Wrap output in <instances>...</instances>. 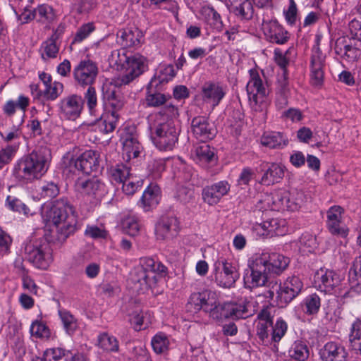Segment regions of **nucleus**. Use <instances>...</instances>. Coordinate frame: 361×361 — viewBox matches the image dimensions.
I'll list each match as a JSON object with an SVG mask.
<instances>
[{"label":"nucleus","mask_w":361,"mask_h":361,"mask_svg":"<svg viewBox=\"0 0 361 361\" xmlns=\"http://www.w3.org/2000/svg\"><path fill=\"white\" fill-rule=\"evenodd\" d=\"M51 159L50 149L40 146L17 161L13 174L18 180L22 181L32 182L39 179L47 172Z\"/></svg>","instance_id":"nucleus-1"},{"label":"nucleus","mask_w":361,"mask_h":361,"mask_svg":"<svg viewBox=\"0 0 361 361\" xmlns=\"http://www.w3.org/2000/svg\"><path fill=\"white\" fill-rule=\"evenodd\" d=\"M46 220L56 228L57 240L63 243L77 230V216L66 198L56 200L46 212Z\"/></svg>","instance_id":"nucleus-2"},{"label":"nucleus","mask_w":361,"mask_h":361,"mask_svg":"<svg viewBox=\"0 0 361 361\" xmlns=\"http://www.w3.org/2000/svg\"><path fill=\"white\" fill-rule=\"evenodd\" d=\"M110 63L123 71L122 75L114 80L116 87L127 85L142 74L147 68L145 57L140 54L128 56L124 49L114 50L109 57Z\"/></svg>","instance_id":"nucleus-3"},{"label":"nucleus","mask_w":361,"mask_h":361,"mask_svg":"<svg viewBox=\"0 0 361 361\" xmlns=\"http://www.w3.org/2000/svg\"><path fill=\"white\" fill-rule=\"evenodd\" d=\"M166 271V267L161 262L150 257H144L140 259L139 265L133 271L130 280L137 292L145 293L156 286Z\"/></svg>","instance_id":"nucleus-4"},{"label":"nucleus","mask_w":361,"mask_h":361,"mask_svg":"<svg viewBox=\"0 0 361 361\" xmlns=\"http://www.w3.org/2000/svg\"><path fill=\"white\" fill-rule=\"evenodd\" d=\"M151 139L159 150L170 151L178 142L180 128L174 122H166L161 116H152L149 123Z\"/></svg>","instance_id":"nucleus-5"},{"label":"nucleus","mask_w":361,"mask_h":361,"mask_svg":"<svg viewBox=\"0 0 361 361\" xmlns=\"http://www.w3.org/2000/svg\"><path fill=\"white\" fill-rule=\"evenodd\" d=\"M99 165V154L94 150H87L76 159L69 153L62 159L61 167L63 174L73 178L79 173L88 174L98 169Z\"/></svg>","instance_id":"nucleus-6"},{"label":"nucleus","mask_w":361,"mask_h":361,"mask_svg":"<svg viewBox=\"0 0 361 361\" xmlns=\"http://www.w3.org/2000/svg\"><path fill=\"white\" fill-rule=\"evenodd\" d=\"M22 252L24 257L39 269H47L52 262L51 247L43 238H32L27 240L23 243Z\"/></svg>","instance_id":"nucleus-7"},{"label":"nucleus","mask_w":361,"mask_h":361,"mask_svg":"<svg viewBox=\"0 0 361 361\" xmlns=\"http://www.w3.org/2000/svg\"><path fill=\"white\" fill-rule=\"evenodd\" d=\"M250 80L247 85V92L252 109L255 111H263L267 109L266 97L269 93L267 83H264L255 70L250 71Z\"/></svg>","instance_id":"nucleus-8"},{"label":"nucleus","mask_w":361,"mask_h":361,"mask_svg":"<svg viewBox=\"0 0 361 361\" xmlns=\"http://www.w3.org/2000/svg\"><path fill=\"white\" fill-rule=\"evenodd\" d=\"M99 68L96 63L85 59L80 61L73 70L76 84L81 87L92 86L97 78Z\"/></svg>","instance_id":"nucleus-9"},{"label":"nucleus","mask_w":361,"mask_h":361,"mask_svg":"<svg viewBox=\"0 0 361 361\" xmlns=\"http://www.w3.org/2000/svg\"><path fill=\"white\" fill-rule=\"evenodd\" d=\"M61 118L75 121L80 116L84 106V99L80 95L73 94L62 98L58 104Z\"/></svg>","instance_id":"nucleus-10"},{"label":"nucleus","mask_w":361,"mask_h":361,"mask_svg":"<svg viewBox=\"0 0 361 361\" xmlns=\"http://www.w3.org/2000/svg\"><path fill=\"white\" fill-rule=\"evenodd\" d=\"M19 19L23 23L36 20L39 23L49 25L56 19V14L53 7L49 4L39 5L33 10H30L29 6H25Z\"/></svg>","instance_id":"nucleus-11"},{"label":"nucleus","mask_w":361,"mask_h":361,"mask_svg":"<svg viewBox=\"0 0 361 361\" xmlns=\"http://www.w3.org/2000/svg\"><path fill=\"white\" fill-rule=\"evenodd\" d=\"M279 305L281 307L291 302L301 291L303 283L299 277H288L283 284L275 283Z\"/></svg>","instance_id":"nucleus-12"},{"label":"nucleus","mask_w":361,"mask_h":361,"mask_svg":"<svg viewBox=\"0 0 361 361\" xmlns=\"http://www.w3.org/2000/svg\"><path fill=\"white\" fill-rule=\"evenodd\" d=\"M264 261L258 257L250 265V273L244 277V283L246 288L250 289L264 286L268 281L269 273L263 264Z\"/></svg>","instance_id":"nucleus-13"},{"label":"nucleus","mask_w":361,"mask_h":361,"mask_svg":"<svg viewBox=\"0 0 361 361\" xmlns=\"http://www.w3.org/2000/svg\"><path fill=\"white\" fill-rule=\"evenodd\" d=\"M217 264L218 268L221 266L222 268L221 271H216L215 274L217 285L226 288L233 287L240 276L236 267L225 259L219 260Z\"/></svg>","instance_id":"nucleus-14"},{"label":"nucleus","mask_w":361,"mask_h":361,"mask_svg":"<svg viewBox=\"0 0 361 361\" xmlns=\"http://www.w3.org/2000/svg\"><path fill=\"white\" fill-rule=\"evenodd\" d=\"M310 59V81L312 85L319 86L323 83L326 56L318 45L313 47Z\"/></svg>","instance_id":"nucleus-15"},{"label":"nucleus","mask_w":361,"mask_h":361,"mask_svg":"<svg viewBox=\"0 0 361 361\" xmlns=\"http://www.w3.org/2000/svg\"><path fill=\"white\" fill-rule=\"evenodd\" d=\"M314 281L321 291L330 293L340 285L341 277L334 270L320 269L315 273Z\"/></svg>","instance_id":"nucleus-16"},{"label":"nucleus","mask_w":361,"mask_h":361,"mask_svg":"<svg viewBox=\"0 0 361 361\" xmlns=\"http://www.w3.org/2000/svg\"><path fill=\"white\" fill-rule=\"evenodd\" d=\"M191 130L194 136L203 142L213 139L216 134L214 126L207 117L201 116H195L192 119Z\"/></svg>","instance_id":"nucleus-17"},{"label":"nucleus","mask_w":361,"mask_h":361,"mask_svg":"<svg viewBox=\"0 0 361 361\" xmlns=\"http://www.w3.org/2000/svg\"><path fill=\"white\" fill-rule=\"evenodd\" d=\"M30 91L33 98L42 102L54 101L63 92L64 86L61 82L54 81L41 89L39 84H31Z\"/></svg>","instance_id":"nucleus-18"},{"label":"nucleus","mask_w":361,"mask_h":361,"mask_svg":"<svg viewBox=\"0 0 361 361\" xmlns=\"http://www.w3.org/2000/svg\"><path fill=\"white\" fill-rule=\"evenodd\" d=\"M287 191L279 190L270 194H264L257 202V208L259 210H285V201L287 198Z\"/></svg>","instance_id":"nucleus-19"},{"label":"nucleus","mask_w":361,"mask_h":361,"mask_svg":"<svg viewBox=\"0 0 361 361\" xmlns=\"http://www.w3.org/2000/svg\"><path fill=\"white\" fill-rule=\"evenodd\" d=\"M276 310L272 305L264 306L257 314V335L259 338L264 342L269 338V328L272 326L273 318Z\"/></svg>","instance_id":"nucleus-20"},{"label":"nucleus","mask_w":361,"mask_h":361,"mask_svg":"<svg viewBox=\"0 0 361 361\" xmlns=\"http://www.w3.org/2000/svg\"><path fill=\"white\" fill-rule=\"evenodd\" d=\"M343 212V209L340 206L331 207L327 211L326 225L331 233L344 238L347 236L348 230L341 220Z\"/></svg>","instance_id":"nucleus-21"},{"label":"nucleus","mask_w":361,"mask_h":361,"mask_svg":"<svg viewBox=\"0 0 361 361\" xmlns=\"http://www.w3.org/2000/svg\"><path fill=\"white\" fill-rule=\"evenodd\" d=\"M231 185L226 180H220L207 185L202 190V198L209 205L217 204L230 191Z\"/></svg>","instance_id":"nucleus-22"},{"label":"nucleus","mask_w":361,"mask_h":361,"mask_svg":"<svg viewBox=\"0 0 361 361\" xmlns=\"http://www.w3.org/2000/svg\"><path fill=\"white\" fill-rule=\"evenodd\" d=\"M319 354L322 361H348L349 356L342 344L334 341L327 342L319 350Z\"/></svg>","instance_id":"nucleus-23"},{"label":"nucleus","mask_w":361,"mask_h":361,"mask_svg":"<svg viewBox=\"0 0 361 361\" xmlns=\"http://www.w3.org/2000/svg\"><path fill=\"white\" fill-rule=\"evenodd\" d=\"M63 26L61 25H59L58 27L54 30L50 37L42 42L39 51L41 57L44 61L57 57L59 51V44L57 43V40L63 35Z\"/></svg>","instance_id":"nucleus-24"},{"label":"nucleus","mask_w":361,"mask_h":361,"mask_svg":"<svg viewBox=\"0 0 361 361\" xmlns=\"http://www.w3.org/2000/svg\"><path fill=\"white\" fill-rule=\"evenodd\" d=\"M178 232V222L174 216L162 217L156 225L155 233L159 240L175 237Z\"/></svg>","instance_id":"nucleus-25"},{"label":"nucleus","mask_w":361,"mask_h":361,"mask_svg":"<svg viewBox=\"0 0 361 361\" xmlns=\"http://www.w3.org/2000/svg\"><path fill=\"white\" fill-rule=\"evenodd\" d=\"M226 92L219 82L207 81L201 87L202 99L207 102H211L213 107L219 105L224 97Z\"/></svg>","instance_id":"nucleus-26"},{"label":"nucleus","mask_w":361,"mask_h":361,"mask_svg":"<svg viewBox=\"0 0 361 361\" xmlns=\"http://www.w3.org/2000/svg\"><path fill=\"white\" fill-rule=\"evenodd\" d=\"M258 259L264 261L263 264L269 274H281L290 263L288 257L278 253H271L268 255L264 254Z\"/></svg>","instance_id":"nucleus-27"},{"label":"nucleus","mask_w":361,"mask_h":361,"mask_svg":"<svg viewBox=\"0 0 361 361\" xmlns=\"http://www.w3.org/2000/svg\"><path fill=\"white\" fill-rule=\"evenodd\" d=\"M262 29L265 35L273 43L283 44L288 39L287 31L276 20L264 22Z\"/></svg>","instance_id":"nucleus-28"},{"label":"nucleus","mask_w":361,"mask_h":361,"mask_svg":"<svg viewBox=\"0 0 361 361\" xmlns=\"http://www.w3.org/2000/svg\"><path fill=\"white\" fill-rule=\"evenodd\" d=\"M160 198V188L157 184L151 183L143 192L137 205L145 212H148L159 204Z\"/></svg>","instance_id":"nucleus-29"},{"label":"nucleus","mask_w":361,"mask_h":361,"mask_svg":"<svg viewBox=\"0 0 361 361\" xmlns=\"http://www.w3.org/2000/svg\"><path fill=\"white\" fill-rule=\"evenodd\" d=\"M226 5L229 11L240 20H249L253 17V6L248 0H229Z\"/></svg>","instance_id":"nucleus-30"},{"label":"nucleus","mask_w":361,"mask_h":361,"mask_svg":"<svg viewBox=\"0 0 361 361\" xmlns=\"http://www.w3.org/2000/svg\"><path fill=\"white\" fill-rule=\"evenodd\" d=\"M284 221L271 219L257 224L255 227L257 233L262 236L282 235L284 233Z\"/></svg>","instance_id":"nucleus-31"},{"label":"nucleus","mask_w":361,"mask_h":361,"mask_svg":"<svg viewBox=\"0 0 361 361\" xmlns=\"http://www.w3.org/2000/svg\"><path fill=\"white\" fill-rule=\"evenodd\" d=\"M77 190L83 195L96 197L104 191V183L97 177H92L76 183Z\"/></svg>","instance_id":"nucleus-32"},{"label":"nucleus","mask_w":361,"mask_h":361,"mask_svg":"<svg viewBox=\"0 0 361 361\" xmlns=\"http://www.w3.org/2000/svg\"><path fill=\"white\" fill-rule=\"evenodd\" d=\"M229 318L233 319H246L255 314V305L252 302L227 303Z\"/></svg>","instance_id":"nucleus-33"},{"label":"nucleus","mask_w":361,"mask_h":361,"mask_svg":"<svg viewBox=\"0 0 361 361\" xmlns=\"http://www.w3.org/2000/svg\"><path fill=\"white\" fill-rule=\"evenodd\" d=\"M123 155L127 160L136 158L142 151V146L137 137L133 135H126L122 137Z\"/></svg>","instance_id":"nucleus-34"},{"label":"nucleus","mask_w":361,"mask_h":361,"mask_svg":"<svg viewBox=\"0 0 361 361\" xmlns=\"http://www.w3.org/2000/svg\"><path fill=\"white\" fill-rule=\"evenodd\" d=\"M351 38L341 37L338 38L335 43L334 49L338 54L345 55L353 58L355 52L361 50V46H358L357 42H351Z\"/></svg>","instance_id":"nucleus-35"},{"label":"nucleus","mask_w":361,"mask_h":361,"mask_svg":"<svg viewBox=\"0 0 361 361\" xmlns=\"http://www.w3.org/2000/svg\"><path fill=\"white\" fill-rule=\"evenodd\" d=\"M260 141L262 145L271 149L283 148L288 143L287 137L279 132L264 133Z\"/></svg>","instance_id":"nucleus-36"},{"label":"nucleus","mask_w":361,"mask_h":361,"mask_svg":"<svg viewBox=\"0 0 361 361\" xmlns=\"http://www.w3.org/2000/svg\"><path fill=\"white\" fill-rule=\"evenodd\" d=\"M284 176V167L278 164H271L263 174L260 183L265 185L279 183Z\"/></svg>","instance_id":"nucleus-37"},{"label":"nucleus","mask_w":361,"mask_h":361,"mask_svg":"<svg viewBox=\"0 0 361 361\" xmlns=\"http://www.w3.org/2000/svg\"><path fill=\"white\" fill-rule=\"evenodd\" d=\"M157 86H152L150 83L147 87L146 103L147 106L157 107L164 104L170 98L169 95L158 92L155 89Z\"/></svg>","instance_id":"nucleus-38"},{"label":"nucleus","mask_w":361,"mask_h":361,"mask_svg":"<svg viewBox=\"0 0 361 361\" xmlns=\"http://www.w3.org/2000/svg\"><path fill=\"white\" fill-rule=\"evenodd\" d=\"M118 116H111L109 113H106L97 120L95 126L103 133H109L113 132L116 126Z\"/></svg>","instance_id":"nucleus-39"},{"label":"nucleus","mask_w":361,"mask_h":361,"mask_svg":"<svg viewBox=\"0 0 361 361\" xmlns=\"http://www.w3.org/2000/svg\"><path fill=\"white\" fill-rule=\"evenodd\" d=\"M151 345L156 354L166 353L169 350V338L166 334L159 332L152 337Z\"/></svg>","instance_id":"nucleus-40"},{"label":"nucleus","mask_w":361,"mask_h":361,"mask_svg":"<svg viewBox=\"0 0 361 361\" xmlns=\"http://www.w3.org/2000/svg\"><path fill=\"white\" fill-rule=\"evenodd\" d=\"M140 32L137 30H121L118 33V42L122 46L130 47L140 44Z\"/></svg>","instance_id":"nucleus-41"},{"label":"nucleus","mask_w":361,"mask_h":361,"mask_svg":"<svg viewBox=\"0 0 361 361\" xmlns=\"http://www.w3.org/2000/svg\"><path fill=\"white\" fill-rule=\"evenodd\" d=\"M106 97L111 108L108 113L111 116L117 115L118 118H119V111L122 110L125 104L123 97L120 94L116 93L114 90H112L111 92L106 93Z\"/></svg>","instance_id":"nucleus-42"},{"label":"nucleus","mask_w":361,"mask_h":361,"mask_svg":"<svg viewBox=\"0 0 361 361\" xmlns=\"http://www.w3.org/2000/svg\"><path fill=\"white\" fill-rule=\"evenodd\" d=\"M196 159L202 164L215 162V154L214 149L205 142L197 146L195 149Z\"/></svg>","instance_id":"nucleus-43"},{"label":"nucleus","mask_w":361,"mask_h":361,"mask_svg":"<svg viewBox=\"0 0 361 361\" xmlns=\"http://www.w3.org/2000/svg\"><path fill=\"white\" fill-rule=\"evenodd\" d=\"M349 278L355 290L361 294V255L355 259L350 269Z\"/></svg>","instance_id":"nucleus-44"},{"label":"nucleus","mask_w":361,"mask_h":361,"mask_svg":"<svg viewBox=\"0 0 361 361\" xmlns=\"http://www.w3.org/2000/svg\"><path fill=\"white\" fill-rule=\"evenodd\" d=\"M290 356L298 361H305L309 357L307 345L301 341H296L289 350Z\"/></svg>","instance_id":"nucleus-45"},{"label":"nucleus","mask_w":361,"mask_h":361,"mask_svg":"<svg viewBox=\"0 0 361 361\" xmlns=\"http://www.w3.org/2000/svg\"><path fill=\"white\" fill-rule=\"evenodd\" d=\"M175 76V71L172 66H166L159 69V73L151 80L150 85L158 86L171 80Z\"/></svg>","instance_id":"nucleus-46"},{"label":"nucleus","mask_w":361,"mask_h":361,"mask_svg":"<svg viewBox=\"0 0 361 361\" xmlns=\"http://www.w3.org/2000/svg\"><path fill=\"white\" fill-rule=\"evenodd\" d=\"M71 353L62 348H51L44 350L42 357L47 361H67Z\"/></svg>","instance_id":"nucleus-47"},{"label":"nucleus","mask_w":361,"mask_h":361,"mask_svg":"<svg viewBox=\"0 0 361 361\" xmlns=\"http://www.w3.org/2000/svg\"><path fill=\"white\" fill-rule=\"evenodd\" d=\"M321 305L320 298L317 294L307 295L302 303L304 312L308 315H313L318 312Z\"/></svg>","instance_id":"nucleus-48"},{"label":"nucleus","mask_w":361,"mask_h":361,"mask_svg":"<svg viewBox=\"0 0 361 361\" xmlns=\"http://www.w3.org/2000/svg\"><path fill=\"white\" fill-rule=\"evenodd\" d=\"M110 174L113 180L119 183H122L133 175L130 173V169L123 164L112 166L110 169Z\"/></svg>","instance_id":"nucleus-49"},{"label":"nucleus","mask_w":361,"mask_h":361,"mask_svg":"<svg viewBox=\"0 0 361 361\" xmlns=\"http://www.w3.org/2000/svg\"><path fill=\"white\" fill-rule=\"evenodd\" d=\"M288 197L286 198L285 210L297 211L304 203V195L302 192H296L289 193L287 192Z\"/></svg>","instance_id":"nucleus-50"},{"label":"nucleus","mask_w":361,"mask_h":361,"mask_svg":"<svg viewBox=\"0 0 361 361\" xmlns=\"http://www.w3.org/2000/svg\"><path fill=\"white\" fill-rule=\"evenodd\" d=\"M18 147V144H13L6 145L5 147L0 149V169L12 161Z\"/></svg>","instance_id":"nucleus-51"},{"label":"nucleus","mask_w":361,"mask_h":361,"mask_svg":"<svg viewBox=\"0 0 361 361\" xmlns=\"http://www.w3.org/2000/svg\"><path fill=\"white\" fill-rule=\"evenodd\" d=\"M59 314L66 332L68 335L73 334L78 328L77 320L66 310H59Z\"/></svg>","instance_id":"nucleus-52"},{"label":"nucleus","mask_w":361,"mask_h":361,"mask_svg":"<svg viewBox=\"0 0 361 361\" xmlns=\"http://www.w3.org/2000/svg\"><path fill=\"white\" fill-rule=\"evenodd\" d=\"M98 342L99 346L105 350L112 352L118 350L119 345L116 338L106 333H103L99 336Z\"/></svg>","instance_id":"nucleus-53"},{"label":"nucleus","mask_w":361,"mask_h":361,"mask_svg":"<svg viewBox=\"0 0 361 361\" xmlns=\"http://www.w3.org/2000/svg\"><path fill=\"white\" fill-rule=\"evenodd\" d=\"M350 342L351 345L361 355V320L357 319L352 324L350 333Z\"/></svg>","instance_id":"nucleus-54"},{"label":"nucleus","mask_w":361,"mask_h":361,"mask_svg":"<svg viewBox=\"0 0 361 361\" xmlns=\"http://www.w3.org/2000/svg\"><path fill=\"white\" fill-rule=\"evenodd\" d=\"M122 183L123 192L127 195H133L142 186L143 180L133 174Z\"/></svg>","instance_id":"nucleus-55"},{"label":"nucleus","mask_w":361,"mask_h":361,"mask_svg":"<svg viewBox=\"0 0 361 361\" xmlns=\"http://www.w3.org/2000/svg\"><path fill=\"white\" fill-rule=\"evenodd\" d=\"M32 336L41 339H49L51 336L49 329L43 322L37 320L33 322L30 329Z\"/></svg>","instance_id":"nucleus-56"},{"label":"nucleus","mask_w":361,"mask_h":361,"mask_svg":"<svg viewBox=\"0 0 361 361\" xmlns=\"http://www.w3.org/2000/svg\"><path fill=\"white\" fill-rule=\"evenodd\" d=\"M204 298L205 294H204V291L192 293L187 304L188 311L197 312L202 310L203 302L205 300Z\"/></svg>","instance_id":"nucleus-57"},{"label":"nucleus","mask_w":361,"mask_h":361,"mask_svg":"<svg viewBox=\"0 0 361 361\" xmlns=\"http://www.w3.org/2000/svg\"><path fill=\"white\" fill-rule=\"evenodd\" d=\"M272 332L271 340L275 343H278L286 334L288 325L282 319H278L274 325L272 324Z\"/></svg>","instance_id":"nucleus-58"},{"label":"nucleus","mask_w":361,"mask_h":361,"mask_svg":"<svg viewBox=\"0 0 361 361\" xmlns=\"http://www.w3.org/2000/svg\"><path fill=\"white\" fill-rule=\"evenodd\" d=\"M161 116V118L166 122H174L173 118L178 116V109L172 104H167L160 111L154 116Z\"/></svg>","instance_id":"nucleus-59"},{"label":"nucleus","mask_w":361,"mask_h":361,"mask_svg":"<svg viewBox=\"0 0 361 361\" xmlns=\"http://www.w3.org/2000/svg\"><path fill=\"white\" fill-rule=\"evenodd\" d=\"M147 313H144L142 310L135 311L130 319V322L133 326V329L138 331L147 326L145 322Z\"/></svg>","instance_id":"nucleus-60"},{"label":"nucleus","mask_w":361,"mask_h":361,"mask_svg":"<svg viewBox=\"0 0 361 361\" xmlns=\"http://www.w3.org/2000/svg\"><path fill=\"white\" fill-rule=\"evenodd\" d=\"M84 101L85 100L90 113L94 114L96 111V107L97 106V97L94 87L89 86L87 90L85 93Z\"/></svg>","instance_id":"nucleus-61"},{"label":"nucleus","mask_w":361,"mask_h":361,"mask_svg":"<svg viewBox=\"0 0 361 361\" xmlns=\"http://www.w3.org/2000/svg\"><path fill=\"white\" fill-rule=\"evenodd\" d=\"M94 30L93 23H88L80 27L76 32L72 44L81 42Z\"/></svg>","instance_id":"nucleus-62"},{"label":"nucleus","mask_w":361,"mask_h":361,"mask_svg":"<svg viewBox=\"0 0 361 361\" xmlns=\"http://www.w3.org/2000/svg\"><path fill=\"white\" fill-rule=\"evenodd\" d=\"M123 228L129 235L135 236L140 231V224L137 218L130 216L125 219Z\"/></svg>","instance_id":"nucleus-63"},{"label":"nucleus","mask_w":361,"mask_h":361,"mask_svg":"<svg viewBox=\"0 0 361 361\" xmlns=\"http://www.w3.org/2000/svg\"><path fill=\"white\" fill-rule=\"evenodd\" d=\"M204 294H205V300L202 304V310L209 313L214 307H216L219 301L215 292L207 290L204 291Z\"/></svg>","instance_id":"nucleus-64"}]
</instances>
